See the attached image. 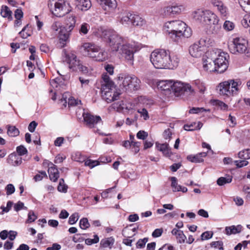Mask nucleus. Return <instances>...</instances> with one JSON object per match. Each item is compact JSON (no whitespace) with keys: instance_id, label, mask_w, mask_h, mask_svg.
Instances as JSON below:
<instances>
[{"instance_id":"obj_1","label":"nucleus","mask_w":250,"mask_h":250,"mask_svg":"<svg viewBox=\"0 0 250 250\" xmlns=\"http://www.w3.org/2000/svg\"><path fill=\"white\" fill-rule=\"evenodd\" d=\"M105 42L109 43L113 51H117L120 49V53L130 64H132L134 54L140 49V46L135 42L125 43L124 39L119 36L115 31L110 30H104L101 35Z\"/></svg>"},{"instance_id":"obj_2","label":"nucleus","mask_w":250,"mask_h":250,"mask_svg":"<svg viewBox=\"0 0 250 250\" xmlns=\"http://www.w3.org/2000/svg\"><path fill=\"white\" fill-rule=\"evenodd\" d=\"M150 60L156 69H173L176 68L180 62L177 55H170L168 51L165 49H155L150 55Z\"/></svg>"},{"instance_id":"obj_3","label":"nucleus","mask_w":250,"mask_h":250,"mask_svg":"<svg viewBox=\"0 0 250 250\" xmlns=\"http://www.w3.org/2000/svg\"><path fill=\"white\" fill-rule=\"evenodd\" d=\"M163 30L175 41H178L183 37L189 38L192 34L190 28L180 20L170 21L165 22Z\"/></svg>"},{"instance_id":"obj_4","label":"nucleus","mask_w":250,"mask_h":250,"mask_svg":"<svg viewBox=\"0 0 250 250\" xmlns=\"http://www.w3.org/2000/svg\"><path fill=\"white\" fill-rule=\"evenodd\" d=\"M102 79L101 91L103 99L107 103L117 100L120 93L115 91L116 89L113 82L107 75H104Z\"/></svg>"},{"instance_id":"obj_5","label":"nucleus","mask_w":250,"mask_h":250,"mask_svg":"<svg viewBox=\"0 0 250 250\" xmlns=\"http://www.w3.org/2000/svg\"><path fill=\"white\" fill-rule=\"evenodd\" d=\"M82 47L86 55L95 61L104 62L108 59L107 52L94 43L85 42Z\"/></svg>"},{"instance_id":"obj_6","label":"nucleus","mask_w":250,"mask_h":250,"mask_svg":"<svg viewBox=\"0 0 250 250\" xmlns=\"http://www.w3.org/2000/svg\"><path fill=\"white\" fill-rule=\"evenodd\" d=\"M117 83L121 90L131 92L139 89L140 81L134 75L121 74L117 78Z\"/></svg>"},{"instance_id":"obj_7","label":"nucleus","mask_w":250,"mask_h":250,"mask_svg":"<svg viewBox=\"0 0 250 250\" xmlns=\"http://www.w3.org/2000/svg\"><path fill=\"white\" fill-rule=\"evenodd\" d=\"M248 42L242 37H235L232 39L228 44V48L230 53L238 55L245 54L250 56V52L248 49Z\"/></svg>"},{"instance_id":"obj_8","label":"nucleus","mask_w":250,"mask_h":250,"mask_svg":"<svg viewBox=\"0 0 250 250\" xmlns=\"http://www.w3.org/2000/svg\"><path fill=\"white\" fill-rule=\"evenodd\" d=\"M240 86L239 82L235 81L234 80H229L221 83L218 86V88L220 95L230 96L237 94Z\"/></svg>"},{"instance_id":"obj_9","label":"nucleus","mask_w":250,"mask_h":250,"mask_svg":"<svg viewBox=\"0 0 250 250\" xmlns=\"http://www.w3.org/2000/svg\"><path fill=\"white\" fill-rule=\"evenodd\" d=\"M216 15L209 10L201 9L194 11L192 14L193 18L196 21L205 24H208L210 21H214Z\"/></svg>"},{"instance_id":"obj_10","label":"nucleus","mask_w":250,"mask_h":250,"mask_svg":"<svg viewBox=\"0 0 250 250\" xmlns=\"http://www.w3.org/2000/svg\"><path fill=\"white\" fill-rule=\"evenodd\" d=\"M48 5L52 14L57 17H62L67 13L65 0H48Z\"/></svg>"},{"instance_id":"obj_11","label":"nucleus","mask_w":250,"mask_h":250,"mask_svg":"<svg viewBox=\"0 0 250 250\" xmlns=\"http://www.w3.org/2000/svg\"><path fill=\"white\" fill-rule=\"evenodd\" d=\"M171 90L176 96H180L184 94L194 93V89L189 83L178 81H173Z\"/></svg>"},{"instance_id":"obj_12","label":"nucleus","mask_w":250,"mask_h":250,"mask_svg":"<svg viewBox=\"0 0 250 250\" xmlns=\"http://www.w3.org/2000/svg\"><path fill=\"white\" fill-rule=\"evenodd\" d=\"M207 45V40L201 39L198 42L189 46V53L192 57L199 58L204 54Z\"/></svg>"},{"instance_id":"obj_13","label":"nucleus","mask_w":250,"mask_h":250,"mask_svg":"<svg viewBox=\"0 0 250 250\" xmlns=\"http://www.w3.org/2000/svg\"><path fill=\"white\" fill-rule=\"evenodd\" d=\"M216 52L214 51H208L206 53L205 57L203 59V67L204 69L208 72H217V66L214 61Z\"/></svg>"},{"instance_id":"obj_14","label":"nucleus","mask_w":250,"mask_h":250,"mask_svg":"<svg viewBox=\"0 0 250 250\" xmlns=\"http://www.w3.org/2000/svg\"><path fill=\"white\" fill-rule=\"evenodd\" d=\"M62 57L63 61L68 64L70 69L73 70L77 69V65L78 64L80 60L77 58L74 52L63 49L62 52Z\"/></svg>"},{"instance_id":"obj_15","label":"nucleus","mask_w":250,"mask_h":250,"mask_svg":"<svg viewBox=\"0 0 250 250\" xmlns=\"http://www.w3.org/2000/svg\"><path fill=\"white\" fill-rule=\"evenodd\" d=\"M218 54L215 57L214 61L217 66V72L219 73H223L228 67V59L229 56L225 52L218 51Z\"/></svg>"},{"instance_id":"obj_16","label":"nucleus","mask_w":250,"mask_h":250,"mask_svg":"<svg viewBox=\"0 0 250 250\" xmlns=\"http://www.w3.org/2000/svg\"><path fill=\"white\" fill-rule=\"evenodd\" d=\"M185 10V6L180 3L173 2L164 8L163 16L170 17L180 14Z\"/></svg>"},{"instance_id":"obj_17","label":"nucleus","mask_w":250,"mask_h":250,"mask_svg":"<svg viewBox=\"0 0 250 250\" xmlns=\"http://www.w3.org/2000/svg\"><path fill=\"white\" fill-rule=\"evenodd\" d=\"M83 116L86 125L90 128L94 127L97 124L102 122L101 118L100 116H94L89 113L85 112L84 110H83Z\"/></svg>"},{"instance_id":"obj_18","label":"nucleus","mask_w":250,"mask_h":250,"mask_svg":"<svg viewBox=\"0 0 250 250\" xmlns=\"http://www.w3.org/2000/svg\"><path fill=\"white\" fill-rule=\"evenodd\" d=\"M211 3L214 7L216 8L222 17H226L228 15V8L222 1L219 0H211Z\"/></svg>"},{"instance_id":"obj_19","label":"nucleus","mask_w":250,"mask_h":250,"mask_svg":"<svg viewBox=\"0 0 250 250\" xmlns=\"http://www.w3.org/2000/svg\"><path fill=\"white\" fill-rule=\"evenodd\" d=\"M99 2L106 14L113 11L117 7L116 0H100Z\"/></svg>"},{"instance_id":"obj_20","label":"nucleus","mask_w":250,"mask_h":250,"mask_svg":"<svg viewBox=\"0 0 250 250\" xmlns=\"http://www.w3.org/2000/svg\"><path fill=\"white\" fill-rule=\"evenodd\" d=\"M76 8L82 11L88 10L91 6L90 0H74Z\"/></svg>"},{"instance_id":"obj_21","label":"nucleus","mask_w":250,"mask_h":250,"mask_svg":"<svg viewBox=\"0 0 250 250\" xmlns=\"http://www.w3.org/2000/svg\"><path fill=\"white\" fill-rule=\"evenodd\" d=\"M7 163L11 165L17 167L22 163V158L15 153H11L7 159Z\"/></svg>"},{"instance_id":"obj_22","label":"nucleus","mask_w":250,"mask_h":250,"mask_svg":"<svg viewBox=\"0 0 250 250\" xmlns=\"http://www.w3.org/2000/svg\"><path fill=\"white\" fill-rule=\"evenodd\" d=\"M48 172L50 180L56 182L59 177V172L56 166L52 163L49 164Z\"/></svg>"},{"instance_id":"obj_23","label":"nucleus","mask_w":250,"mask_h":250,"mask_svg":"<svg viewBox=\"0 0 250 250\" xmlns=\"http://www.w3.org/2000/svg\"><path fill=\"white\" fill-rule=\"evenodd\" d=\"M76 20V17L74 15H69L67 17L65 21V30L68 32H71L75 27Z\"/></svg>"},{"instance_id":"obj_24","label":"nucleus","mask_w":250,"mask_h":250,"mask_svg":"<svg viewBox=\"0 0 250 250\" xmlns=\"http://www.w3.org/2000/svg\"><path fill=\"white\" fill-rule=\"evenodd\" d=\"M157 149L162 152L163 155L166 157H170L171 154V149L167 143L160 144L156 143Z\"/></svg>"},{"instance_id":"obj_25","label":"nucleus","mask_w":250,"mask_h":250,"mask_svg":"<svg viewBox=\"0 0 250 250\" xmlns=\"http://www.w3.org/2000/svg\"><path fill=\"white\" fill-rule=\"evenodd\" d=\"M173 80H162L158 83L157 86L162 90L172 89Z\"/></svg>"},{"instance_id":"obj_26","label":"nucleus","mask_w":250,"mask_h":250,"mask_svg":"<svg viewBox=\"0 0 250 250\" xmlns=\"http://www.w3.org/2000/svg\"><path fill=\"white\" fill-rule=\"evenodd\" d=\"M214 21H210V22L208 24L209 25L210 30L213 34H217L220 31L221 29V25L218 24L219 21L218 17L217 15L215 16Z\"/></svg>"},{"instance_id":"obj_27","label":"nucleus","mask_w":250,"mask_h":250,"mask_svg":"<svg viewBox=\"0 0 250 250\" xmlns=\"http://www.w3.org/2000/svg\"><path fill=\"white\" fill-rule=\"evenodd\" d=\"M131 23L135 26H142L146 24V21L139 15L132 14Z\"/></svg>"},{"instance_id":"obj_28","label":"nucleus","mask_w":250,"mask_h":250,"mask_svg":"<svg viewBox=\"0 0 250 250\" xmlns=\"http://www.w3.org/2000/svg\"><path fill=\"white\" fill-rule=\"evenodd\" d=\"M203 126V124L200 122H193L190 124L185 125L184 128L187 131H193L199 130Z\"/></svg>"},{"instance_id":"obj_29","label":"nucleus","mask_w":250,"mask_h":250,"mask_svg":"<svg viewBox=\"0 0 250 250\" xmlns=\"http://www.w3.org/2000/svg\"><path fill=\"white\" fill-rule=\"evenodd\" d=\"M242 228V227L240 225H237V226H231L230 227H227L225 228L226 233L227 235L236 234L241 231Z\"/></svg>"},{"instance_id":"obj_30","label":"nucleus","mask_w":250,"mask_h":250,"mask_svg":"<svg viewBox=\"0 0 250 250\" xmlns=\"http://www.w3.org/2000/svg\"><path fill=\"white\" fill-rule=\"evenodd\" d=\"M12 12L9 9L8 6L6 5H2L0 9V15L3 18H7L9 21H11L13 19L12 16Z\"/></svg>"},{"instance_id":"obj_31","label":"nucleus","mask_w":250,"mask_h":250,"mask_svg":"<svg viewBox=\"0 0 250 250\" xmlns=\"http://www.w3.org/2000/svg\"><path fill=\"white\" fill-rule=\"evenodd\" d=\"M50 30L52 32V37L53 38L58 35L59 33L62 30L61 29V23L58 21H55L51 25Z\"/></svg>"},{"instance_id":"obj_32","label":"nucleus","mask_w":250,"mask_h":250,"mask_svg":"<svg viewBox=\"0 0 250 250\" xmlns=\"http://www.w3.org/2000/svg\"><path fill=\"white\" fill-rule=\"evenodd\" d=\"M114 239L112 237L106 238L102 239L100 242L101 247L105 248L109 247L111 248L114 243Z\"/></svg>"},{"instance_id":"obj_33","label":"nucleus","mask_w":250,"mask_h":250,"mask_svg":"<svg viewBox=\"0 0 250 250\" xmlns=\"http://www.w3.org/2000/svg\"><path fill=\"white\" fill-rule=\"evenodd\" d=\"M77 69H78L83 73L86 74H89L93 71V68L91 67H87L83 65L80 61L78 64L77 65Z\"/></svg>"},{"instance_id":"obj_34","label":"nucleus","mask_w":250,"mask_h":250,"mask_svg":"<svg viewBox=\"0 0 250 250\" xmlns=\"http://www.w3.org/2000/svg\"><path fill=\"white\" fill-rule=\"evenodd\" d=\"M90 29V25L87 23L83 22L79 27V33L81 35H85L88 33Z\"/></svg>"},{"instance_id":"obj_35","label":"nucleus","mask_w":250,"mask_h":250,"mask_svg":"<svg viewBox=\"0 0 250 250\" xmlns=\"http://www.w3.org/2000/svg\"><path fill=\"white\" fill-rule=\"evenodd\" d=\"M238 1L243 10L250 14V0H238Z\"/></svg>"},{"instance_id":"obj_36","label":"nucleus","mask_w":250,"mask_h":250,"mask_svg":"<svg viewBox=\"0 0 250 250\" xmlns=\"http://www.w3.org/2000/svg\"><path fill=\"white\" fill-rule=\"evenodd\" d=\"M132 14L127 13L123 15L120 19V22L122 24H129L131 23Z\"/></svg>"},{"instance_id":"obj_37","label":"nucleus","mask_w":250,"mask_h":250,"mask_svg":"<svg viewBox=\"0 0 250 250\" xmlns=\"http://www.w3.org/2000/svg\"><path fill=\"white\" fill-rule=\"evenodd\" d=\"M235 26V24L230 21H226L223 25V28L227 32L232 31L234 29Z\"/></svg>"},{"instance_id":"obj_38","label":"nucleus","mask_w":250,"mask_h":250,"mask_svg":"<svg viewBox=\"0 0 250 250\" xmlns=\"http://www.w3.org/2000/svg\"><path fill=\"white\" fill-rule=\"evenodd\" d=\"M232 181V177L228 176L227 177H221L217 180V184L220 186H224L226 184L230 183Z\"/></svg>"},{"instance_id":"obj_39","label":"nucleus","mask_w":250,"mask_h":250,"mask_svg":"<svg viewBox=\"0 0 250 250\" xmlns=\"http://www.w3.org/2000/svg\"><path fill=\"white\" fill-rule=\"evenodd\" d=\"M20 131L18 128L14 126H9L8 127L7 134L11 137H16L19 135Z\"/></svg>"},{"instance_id":"obj_40","label":"nucleus","mask_w":250,"mask_h":250,"mask_svg":"<svg viewBox=\"0 0 250 250\" xmlns=\"http://www.w3.org/2000/svg\"><path fill=\"white\" fill-rule=\"evenodd\" d=\"M71 32H68L67 30L65 29V31L63 32L62 30L58 34L60 40L64 42H66L69 38Z\"/></svg>"},{"instance_id":"obj_41","label":"nucleus","mask_w":250,"mask_h":250,"mask_svg":"<svg viewBox=\"0 0 250 250\" xmlns=\"http://www.w3.org/2000/svg\"><path fill=\"white\" fill-rule=\"evenodd\" d=\"M238 157L240 159L246 160L250 158V149H246L241 151L238 153Z\"/></svg>"},{"instance_id":"obj_42","label":"nucleus","mask_w":250,"mask_h":250,"mask_svg":"<svg viewBox=\"0 0 250 250\" xmlns=\"http://www.w3.org/2000/svg\"><path fill=\"white\" fill-rule=\"evenodd\" d=\"M187 159L189 161L193 163H200L203 161V159L198 156V154L196 155H189L187 157Z\"/></svg>"},{"instance_id":"obj_43","label":"nucleus","mask_w":250,"mask_h":250,"mask_svg":"<svg viewBox=\"0 0 250 250\" xmlns=\"http://www.w3.org/2000/svg\"><path fill=\"white\" fill-rule=\"evenodd\" d=\"M90 224L86 218H83L80 220V227L82 229H85L88 228Z\"/></svg>"},{"instance_id":"obj_44","label":"nucleus","mask_w":250,"mask_h":250,"mask_svg":"<svg viewBox=\"0 0 250 250\" xmlns=\"http://www.w3.org/2000/svg\"><path fill=\"white\" fill-rule=\"evenodd\" d=\"M16 151L18 153V155L20 157L27 154L28 152L27 149L22 145L17 147Z\"/></svg>"},{"instance_id":"obj_45","label":"nucleus","mask_w":250,"mask_h":250,"mask_svg":"<svg viewBox=\"0 0 250 250\" xmlns=\"http://www.w3.org/2000/svg\"><path fill=\"white\" fill-rule=\"evenodd\" d=\"M37 218V216L35 215L34 212L32 210L29 211L28 214V219L26 221V223H30L35 221Z\"/></svg>"},{"instance_id":"obj_46","label":"nucleus","mask_w":250,"mask_h":250,"mask_svg":"<svg viewBox=\"0 0 250 250\" xmlns=\"http://www.w3.org/2000/svg\"><path fill=\"white\" fill-rule=\"evenodd\" d=\"M67 188V187L64 184V180L63 179H61L58 187V190L61 192H66Z\"/></svg>"},{"instance_id":"obj_47","label":"nucleus","mask_w":250,"mask_h":250,"mask_svg":"<svg viewBox=\"0 0 250 250\" xmlns=\"http://www.w3.org/2000/svg\"><path fill=\"white\" fill-rule=\"evenodd\" d=\"M79 218V214L74 213L72 214L69 218L68 223L70 225H73L77 222Z\"/></svg>"},{"instance_id":"obj_48","label":"nucleus","mask_w":250,"mask_h":250,"mask_svg":"<svg viewBox=\"0 0 250 250\" xmlns=\"http://www.w3.org/2000/svg\"><path fill=\"white\" fill-rule=\"evenodd\" d=\"M147 241V238H144V239H139L136 243V248L138 249H141L145 247Z\"/></svg>"},{"instance_id":"obj_49","label":"nucleus","mask_w":250,"mask_h":250,"mask_svg":"<svg viewBox=\"0 0 250 250\" xmlns=\"http://www.w3.org/2000/svg\"><path fill=\"white\" fill-rule=\"evenodd\" d=\"M99 241V238L97 235H94L93 239L88 238L85 239V243L87 245H91L93 244H96Z\"/></svg>"},{"instance_id":"obj_50","label":"nucleus","mask_w":250,"mask_h":250,"mask_svg":"<svg viewBox=\"0 0 250 250\" xmlns=\"http://www.w3.org/2000/svg\"><path fill=\"white\" fill-rule=\"evenodd\" d=\"M84 165L86 166H88L90 168H92L98 165V162L97 161L87 159L85 160Z\"/></svg>"},{"instance_id":"obj_51","label":"nucleus","mask_w":250,"mask_h":250,"mask_svg":"<svg viewBox=\"0 0 250 250\" xmlns=\"http://www.w3.org/2000/svg\"><path fill=\"white\" fill-rule=\"evenodd\" d=\"M124 102L122 101L114 103L113 104V108L119 111L123 110L125 108V107L123 106L124 105Z\"/></svg>"},{"instance_id":"obj_52","label":"nucleus","mask_w":250,"mask_h":250,"mask_svg":"<svg viewBox=\"0 0 250 250\" xmlns=\"http://www.w3.org/2000/svg\"><path fill=\"white\" fill-rule=\"evenodd\" d=\"M213 236V232L211 231H207L203 232L201 236V240L202 241L205 240H208L211 238Z\"/></svg>"},{"instance_id":"obj_53","label":"nucleus","mask_w":250,"mask_h":250,"mask_svg":"<svg viewBox=\"0 0 250 250\" xmlns=\"http://www.w3.org/2000/svg\"><path fill=\"white\" fill-rule=\"evenodd\" d=\"M81 104V101L75 99L73 97H70L68 99V104L69 106H76Z\"/></svg>"},{"instance_id":"obj_54","label":"nucleus","mask_w":250,"mask_h":250,"mask_svg":"<svg viewBox=\"0 0 250 250\" xmlns=\"http://www.w3.org/2000/svg\"><path fill=\"white\" fill-rule=\"evenodd\" d=\"M242 24L245 28L249 27L250 28V15L245 16L242 21Z\"/></svg>"},{"instance_id":"obj_55","label":"nucleus","mask_w":250,"mask_h":250,"mask_svg":"<svg viewBox=\"0 0 250 250\" xmlns=\"http://www.w3.org/2000/svg\"><path fill=\"white\" fill-rule=\"evenodd\" d=\"M138 112L139 113L145 120H146L149 118V115L147 111L145 108L139 109Z\"/></svg>"},{"instance_id":"obj_56","label":"nucleus","mask_w":250,"mask_h":250,"mask_svg":"<svg viewBox=\"0 0 250 250\" xmlns=\"http://www.w3.org/2000/svg\"><path fill=\"white\" fill-rule=\"evenodd\" d=\"M5 189L6 190V194L7 195H11L13 194L15 190L14 186L11 184L7 185L5 188Z\"/></svg>"},{"instance_id":"obj_57","label":"nucleus","mask_w":250,"mask_h":250,"mask_svg":"<svg viewBox=\"0 0 250 250\" xmlns=\"http://www.w3.org/2000/svg\"><path fill=\"white\" fill-rule=\"evenodd\" d=\"M79 80L81 83V86L82 88H86L89 85V80L88 79H85L83 77H79Z\"/></svg>"},{"instance_id":"obj_58","label":"nucleus","mask_w":250,"mask_h":250,"mask_svg":"<svg viewBox=\"0 0 250 250\" xmlns=\"http://www.w3.org/2000/svg\"><path fill=\"white\" fill-rule=\"evenodd\" d=\"M210 245L212 247L214 248L223 250V243L221 241H218L212 242L210 244Z\"/></svg>"},{"instance_id":"obj_59","label":"nucleus","mask_w":250,"mask_h":250,"mask_svg":"<svg viewBox=\"0 0 250 250\" xmlns=\"http://www.w3.org/2000/svg\"><path fill=\"white\" fill-rule=\"evenodd\" d=\"M148 136L146 132L140 130L137 134V137L139 139L145 140Z\"/></svg>"},{"instance_id":"obj_60","label":"nucleus","mask_w":250,"mask_h":250,"mask_svg":"<svg viewBox=\"0 0 250 250\" xmlns=\"http://www.w3.org/2000/svg\"><path fill=\"white\" fill-rule=\"evenodd\" d=\"M176 238L179 243H182L185 241L186 236L182 231L181 232H180V233H179L178 235L176 236Z\"/></svg>"},{"instance_id":"obj_61","label":"nucleus","mask_w":250,"mask_h":250,"mask_svg":"<svg viewBox=\"0 0 250 250\" xmlns=\"http://www.w3.org/2000/svg\"><path fill=\"white\" fill-rule=\"evenodd\" d=\"M206 111V110L204 108L193 107L189 110V113L191 114H197Z\"/></svg>"},{"instance_id":"obj_62","label":"nucleus","mask_w":250,"mask_h":250,"mask_svg":"<svg viewBox=\"0 0 250 250\" xmlns=\"http://www.w3.org/2000/svg\"><path fill=\"white\" fill-rule=\"evenodd\" d=\"M234 163L238 167H242L246 166L248 164V162L247 160H243L241 161H235Z\"/></svg>"},{"instance_id":"obj_63","label":"nucleus","mask_w":250,"mask_h":250,"mask_svg":"<svg viewBox=\"0 0 250 250\" xmlns=\"http://www.w3.org/2000/svg\"><path fill=\"white\" fill-rule=\"evenodd\" d=\"M23 12L21 9H17L15 11V18L17 20H21L23 17Z\"/></svg>"},{"instance_id":"obj_64","label":"nucleus","mask_w":250,"mask_h":250,"mask_svg":"<svg viewBox=\"0 0 250 250\" xmlns=\"http://www.w3.org/2000/svg\"><path fill=\"white\" fill-rule=\"evenodd\" d=\"M14 209L16 211H18L22 208H26V207H24V204L21 201H19L17 204H16L14 205Z\"/></svg>"}]
</instances>
